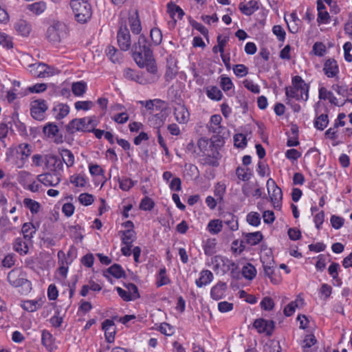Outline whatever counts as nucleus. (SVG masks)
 <instances>
[{"instance_id":"nucleus-23","label":"nucleus","mask_w":352,"mask_h":352,"mask_svg":"<svg viewBox=\"0 0 352 352\" xmlns=\"http://www.w3.org/2000/svg\"><path fill=\"white\" fill-rule=\"evenodd\" d=\"M14 29L19 34L23 36H28L32 30V27L28 21L19 19L14 23Z\"/></svg>"},{"instance_id":"nucleus-8","label":"nucleus","mask_w":352,"mask_h":352,"mask_svg":"<svg viewBox=\"0 0 352 352\" xmlns=\"http://www.w3.org/2000/svg\"><path fill=\"white\" fill-rule=\"evenodd\" d=\"M136 64L141 68L146 67L147 72L149 74L148 78H144L147 83L154 82L158 79L157 68L153 56L146 59L144 58L142 64Z\"/></svg>"},{"instance_id":"nucleus-14","label":"nucleus","mask_w":352,"mask_h":352,"mask_svg":"<svg viewBox=\"0 0 352 352\" xmlns=\"http://www.w3.org/2000/svg\"><path fill=\"white\" fill-rule=\"evenodd\" d=\"M8 281L13 287H17L25 285L28 280L23 276V274L18 269L11 270L7 277Z\"/></svg>"},{"instance_id":"nucleus-21","label":"nucleus","mask_w":352,"mask_h":352,"mask_svg":"<svg viewBox=\"0 0 352 352\" xmlns=\"http://www.w3.org/2000/svg\"><path fill=\"white\" fill-rule=\"evenodd\" d=\"M226 289L227 285L226 283L219 282L211 288V298L215 300L221 299L225 296Z\"/></svg>"},{"instance_id":"nucleus-52","label":"nucleus","mask_w":352,"mask_h":352,"mask_svg":"<svg viewBox=\"0 0 352 352\" xmlns=\"http://www.w3.org/2000/svg\"><path fill=\"white\" fill-rule=\"evenodd\" d=\"M247 221L253 226H258L261 223L260 214L256 212H251L247 215Z\"/></svg>"},{"instance_id":"nucleus-35","label":"nucleus","mask_w":352,"mask_h":352,"mask_svg":"<svg viewBox=\"0 0 352 352\" xmlns=\"http://www.w3.org/2000/svg\"><path fill=\"white\" fill-rule=\"evenodd\" d=\"M206 95L210 99L217 101L220 100L223 96L222 92L216 86H210L207 87Z\"/></svg>"},{"instance_id":"nucleus-64","label":"nucleus","mask_w":352,"mask_h":352,"mask_svg":"<svg viewBox=\"0 0 352 352\" xmlns=\"http://www.w3.org/2000/svg\"><path fill=\"white\" fill-rule=\"evenodd\" d=\"M312 50L316 55L322 56L326 52V47L322 43L317 42L314 45Z\"/></svg>"},{"instance_id":"nucleus-47","label":"nucleus","mask_w":352,"mask_h":352,"mask_svg":"<svg viewBox=\"0 0 352 352\" xmlns=\"http://www.w3.org/2000/svg\"><path fill=\"white\" fill-rule=\"evenodd\" d=\"M23 204L26 208H28L32 214H36L41 208L38 202L32 200L31 199L25 198L23 200Z\"/></svg>"},{"instance_id":"nucleus-57","label":"nucleus","mask_w":352,"mask_h":352,"mask_svg":"<svg viewBox=\"0 0 352 352\" xmlns=\"http://www.w3.org/2000/svg\"><path fill=\"white\" fill-rule=\"evenodd\" d=\"M75 108L76 110H83L87 111L91 109L94 106V103L91 101L86 100V101H77L74 104Z\"/></svg>"},{"instance_id":"nucleus-28","label":"nucleus","mask_w":352,"mask_h":352,"mask_svg":"<svg viewBox=\"0 0 352 352\" xmlns=\"http://www.w3.org/2000/svg\"><path fill=\"white\" fill-rule=\"evenodd\" d=\"M36 228L30 222L25 223L21 229L23 235V239L29 242H31L32 239L36 232Z\"/></svg>"},{"instance_id":"nucleus-58","label":"nucleus","mask_w":352,"mask_h":352,"mask_svg":"<svg viewBox=\"0 0 352 352\" xmlns=\"http://www.w3.org/2000/svg\"><path fill=\"white\" fill-rule=\"evenodd\" d=\"M154 205L155 204L151 198L145 197L140 202V208L145 211L151 210L153 208Z\"/></svg>"},{"instance_id":"nucleus-61","label":"nucleus","mask_w":352,"mask_h":352,"mask_svg":"<svg viewBox=\"0 0 352 352\" xmlns=\"http://www.w3.org/2000/svg\"><path fill=\"white\" fill-rule=\"evenodd\" d=\"M0 45L7 49H11L13 47V43L11 38L3 33H0Z\"/></svg>"},{"instance_id":"nucleus-22","label":"nucleus","mask_w":352,"mask_h":352,"mask_svg":"<svg viewBox=\"0 0 352 352\" xmlns=\"http://www.w3.org/2000/svg\"><path fill=\"white\" fill-rule=\"evenodd\" d=\"M214 278L213 274L208 270H204L199 273V277L195 280L198 287H202L210 284Z\"/></svg>"},{"instance_id":"nucleus-16","label":"nucleus","mask_w":352,"mask_h":352,"mask_svg":"<svg viewBox=\"0 0 352 352\" xmlns=\"http://www.w3.org/2000/svg\"><path fill=\"white\" fill-rule=\"evenodd\" d=\"M38 182L42 183L46 186H56L60 182V177L58 173H47L38 175Z\"/></svg>"},{"instance_id":"nucleus-2","label":"nucleus","mask_w":352,"mask_h":352,"mask_svg":"<svg viewBox=\"0 0 352 352\" xmlns=\"http://www.w3.org/2000/svg\"><path fill=\"white\" fill-rule=\"evenodd\" d=\"M151 45L144 34L138 36L137 42L131 46V54L136 63H142L144 58H150L153 54Z\"/></svg>"},{"instance_id":"nucleus-36","label":"nucleus","mask_w":352,"mask_h":352,"mask_svg":"<svg viewBox=\"0 0 352 352\" xmlns=\"http://www.w3.org/2000/svg\"><path fill=\"white\" fill-rule=\"evenodd\" d=\"M164 104V102L160 99L150 100L145 102V107L153 111H162Z\"/></svg>"},{"instance_id":"nucleus-55","label":"nucleus","mask_w":352,"mask_h":352,"mask_svg":"<svg viewBox=\"0 0 352 352\" xmlns=\"http://www.w3.org/2000/svg\"><path fill=\"white\" fill-rule=\"evenodd\" d=\"M70 182L76 187H84L86 184V179L81 175H74L71 176Z\"/></svg>"},{"instance_id":"nucleus-10","label":"nucleus","mask_w":352,"mask_h":352,"mask_svg":"<svg viewBox=\"0 0 352 352\" xmlns=\"http://www.w3.org/2000/svg\"><path fill=\"white\" fill-rule=\"evenodd\" d=\"M267 188L272 203L275 206L282 200L283 193L281 189L276 185L274 179L270 178L267 181Z\"/></svg>"},{"instance_id":"nucleus-5","label":"nucleus","mask_w":352,"mask_h":352,"mask_svg":"<svg viewBox=\"0 0 352 352\" xmlns=\"http://www.w3.org/2000/svg\"><path fill=\"white\" fill-rule=\"evenodd\" d=\"M98 124L95 116L85 117L72 120L67 126V131L69 133H74L77 131L91 132Z\"/></svg>"},{"instance_id":"nucleus-4","label":"nucleus","mask_w":352,"mask_h":352,"mask_svg":"<svg viewBox=\"0 0 352 352\" xmlns=\"http://www.w3.org/2000/svg\"><path fill=\"white\" fill-rule=\"evenodd\" d=\"M69 5L78 23H85L91 19L92 9L87 0H71Z\"/></svg>"},{"instance_id":"nucleus-20","label":"nucleus","mask_w":352,"mask_h":352,"mask_svg":"<svg viewBox=\"0 0 352 352\" xmlns=\"http://www.w3.org/2000/svg\"><path fill=\"white\" fill-rule=\"evenodd\" d=\"M323 71L328 78H333L339 72V68L336 60L334 59H328L324 64Z\"/></svg>"},{"instance_id":"nucleus-49","label":"nucleus","mask_w":352,"mask_h":352,"mask_svg":"<svg viewBox=\"0 0 352 352\" xmlns=\"http://www.w3.org/2000/svg\"><path fill=\"white\" fill-rule=\"evenodd\" d=\"M168 11L171 17H174L175 15H177V18L179 19H181L184 14L183 10L180 7L173 3L168 4Z\"/></svg>"},{"instance_id":"nucleus-51","label":"nucleus","mask_w":352,"mask_h":352,"mask_svg":"<svg viewBox=\"0 0 352 352\" xmlns=\"http://www.w3.org/2000/svg\"><path fill=\"white\" fill-rule=\"evenodd\" d=\"M135 184V182L130 178L122 177L119 179L120 188L124 191L129 190Z\"/></svg>"},{"instance_id":"nucleus-27","label":"nucleus","mask_w":352,"mask_h":352,"mask_svg":"<svg viewBox=\"0 0 352 352\" xmlns=\"http://www.w3.org/2000/svg\"><path fill=\"white\" fill-rule=\"evenodd\" d=\"M53 115L56 120H61L66 117L69 112L67 104L58 103L53 107Z\"/></svg>"},{"instance_id":"nucleus-25","label":"nucleus","mask_w":352,"mask_h":352,"mask_svg":"<svg viewBox=\"0 0 352 352\" xmlns=\"http://www.w3.org/2000/svg\"><path fill=\"white\" fill-rule=\"evenodd\" d=\"M124 77L129 80L137 82L140 84H146L147 81L139 73L131 68H126L123 72Z\"/></svg>"},{"instance_id":"nucleus-39","label":"nucleus","mask_w":352,"mask_h":352,"mask_svg":"<svg viewBox=\"0 0 352 352\" xmlns=\"http://www.w3.org/2000/svg\"><path fill=\"white\" fill-rule=\"evenodd\" d=\"M222 227L221 221L219 219H213L208 223L207 229L210 234H216L221 231Z\"/></svg>"},{"instance_id":"nucleus-3","label":"nucleus","mask_w":352,"mask_h":352,"mask_svg":"<svg viewBox=\"0 0 352 352\" xmlns=\"http://www.w3.org/2000/svg\"><path fill=\"white\" fill-rule=\"evenodd\" d=\"M285 94L287 98L307 101L309 98V86L300 76H296L292 78V86L286 87Z\"/></svg>"},{"instance_id":"nucleus-24","label":"nucleus","mask_w":352,"mask_h":352,"mask_svg":"<svg viewBox=\"0 0 352 352\" xmlns=\"http://www.w3.org/2000/svg\"><path fill=\"white\" fill-rule=\"evenodd\" d=\"M41 342L43 345L49 351H52L55 348V338L52 334L47 330H43Z\"/></svg>"},{"instance_id":"nucleus-19","label":"nucleus","mask_w":352,"mask_h":352,"mask_svg":"<svg viewBox=\"0 0 352 352\" xmlns=\"http://www.w3.org/2000/svg\"><path fill=\"white\" fill-rule=\"evenodd\" d=\"M222 118L219 114H215L211 116L209 123L208 124V129L210 132L217 134H220L223 130V127L221 125Z\"/></svg>"},{"instance_id":"nucleus-32","label":"nucleus","mask_w":352,"mask_h":352,"mask_svg":"<svg viewBox=\"0 0 352 352\" xmlns=\"http://www.w3.org/2000/svg\"><path fill=\"white\" fill-rule=\"evenodd\" d=\"M148 120L151 125L160 130V128L164 124L165 117L162 112H160L152 115Z\"/></svg>"},{"instance_id":"nucleus-30","label":"nucleus","mask_w":352,"mask_h":352,"mask_svg":"<svg viewBox=\"0 0 352 352\" xmlns=\"http://www.w3.org/2000/svg\"><path fill=\"white\" fill-rule=\"evenodd\" d=\"M119 233L121 235L122 243L124 245H132L136 238L133 229L120 231Z\"/></svg>"},{"instance_id":"nucleus-26","label":"nucleus","mask_w":352,"mask_h":352,"mask_svg":"<svg viewBox=\"0 0 352 352\" xmlns=\"http://www.w3.org/2000/svg\"><path fill=\"white\" fill-rule=\"evenodd\" d=\"M258 9V2L254 0L249 1L248 3H241L239 4V10L243 14L247 16L252 14Z\"/></svg>"},{"instance_id":"nucleus-59","label":"nucleus","mask_w":352,"mask_h":352,"mask_svg":"<svg viewBox=\"0 0 352 352\" xmlns=\"http://www.w3.org/2000/svg\"><path fill=\"white\" fill-rule=\"evenodd\" d=\"M234 146L238 148H244L247 144L246 137L242 134L239 133L234 136Z\"/></svg>"},{"instance_id":"nucleus-29","label":"nucleus","mask_w":352,"mask_h":352,"mask_svg":"<svg viewBox=\"0 0 352 352\" xmlns=\"http://www.w3.org/2000/svg\"><path fill=\"white\" fill-rule=\"evenodd\" d=\"M23 239L20 237L16 238L13 243V249L21 255L27 254L29 250L28 241Z\"/></svg>"},{"instance_id":"nucleus-54","label":"nucleus","mask_w":352,"mask_h":352,"mask_svg":"<svg viewBox=\"0 0 352 352\" xmlns=\"http://www.w3.org/2000/svg\"><path fill=\"white\" fill-rule=\"evenodd\" d=\"M108 272L114 277L119 278H121L124 274V272L120 265L114 264L108 269Z\"/></svg>"},{"instance_id":"nucleus-48","label":"nucleus","mask_w":352,"mask_h":352,"mask_svg":"<svg viewBox=\"0 0 352 352\" xmlns=\"http://www.w3.org/2000/svg\"><path fill=\"white\" fill-rule=\"evenodd\" d=\"M236 175L239 179L242 181H248L251 177V173L248 168H243L241 166L237 167L236 169Z\"/></svg>"},{"instance_id":"nucleus-62","label":"nucleus","mask_w":352,"mask_h":352,"mask_svg":"<svg viewBox=\"0 0 352 352\" xmlns=\"http://www.w3.org/2000/svg\"><path fill=\"white\" fill-rule=\"evenodd\" d=\"M221 87L224 91L230 90L233 87V83L229 77L221 76Z\"/></svg>"},{"instance_id":"nucleus-60","label":"nucleus","mask_w":352,"mask_h":352,"mask_svg":"<svg viewBox=\"0 0 352 352\" xmlns=\"http://www.w3.org/2000/svg\"><path fill=\"white\" fill-rule=\"evenodd\" d=\"M0 45L7 49H11L13 47V43L11 38L3 33H0Z\"/></svg>"},{"instance_id":"nucleus-15","label":"nucleus","mask_w":352,"mask_h":352,"mask_svg":"<svg viewBox=\"0 0 352 352\" xmlns=\"http://www.w3.org/2000/svg\"><path fill=\"white\" fill-rule=\"evenodd\" d=\"M176 121L179 124H186L190 119V113L185 105L177 104L173 112Z\"/></svg>"},{"instance_id":"nucleus-41","label":"nucleus","mask_w":352,"mask_h":352,"mask_svg":"<svg viewBox=\"0 0 352 352\" xmlns=\"http://www.w3.org/2000/svg\"><path fill=\"white\" fill-rule=\"evenodd\" d=\"M28 9L35 14H40L46 9V5L43 1L35 2L28 5Z\"/></svg>"},{"instance_id":"nucleus-45","label":"nucleus","mask_w":352,"mask_h":352,"mask_svg":"<svg viewBox=\"0 0 352 352\" xmlns=\"http://www.w3.org/2000/svg\"><path fill=\"white\" fill-rule=\"evenodd\" d=\"M45 67V63H38L32 64L29 66L30 72L32 76L37 78H42L43 70Z\"/></svg>"},{"instance_id":"nucleus-53","label":"nucleus","mask_w":352,"mask_h":352,"mask_svg":"<svg viewBox=\"0 0 352 352\" xmlns=\"http://www.w3.org/2000/svg\"><path fill=\"white\" fill-rule=\"evenodd\" d=\"M130 27L132 32L139 34L142 30L141 23L138 17H132L129 19Z\"/></svg>"},{"instance_id":"nucleus-34","label":"nucleus","mask_w":352,"mask_h":352,"mask_svg":"<svg viewBox=\"0 0 352 352\" xmlns=\"http://www.w3.org/2000/svg\"><path fill=\"white\" fill-rule=\"evenodd\" d=\"M329 124V118L327 113H322L316 116L314 121V126L320 131L324 130Z\"/></svg>"},{"instance_id":"nucleus-44","label":"nucleus","mask_w":352,"mask_h":352,"mask_svg":"<svg viewBox=\"0 0 352 352\" xmlns=\"http://www.w3.org/2000/svg\"><path fill=\"white\" fill-rule=\"evenodd\" d=\"M106 54L113 63H118L121 54L113 46H108L106 49Z\"/></svg>"},{"instance_id":"nucleus-50","label":"nucleus","mask_w":352,"mask_h":352,"mask_svg":"<svg viewBox=\"0 0 352 352\" xmlns=\"http://www.w3.org/2000/svg\"><path fill=\"white\" fill-rule=\"evenodd\" d=\"M166 269L164 267L160 269V270L159 272L157 283H156L157 286L158 287L169 283L170 280H169L168 277L166 276Z\"/></svg>"},{"instance_id":"nucleus-18","label":"nucleus","mask_w":352,"mask_h":352,"mask_svg":"<svg viewBox=\"0 0 352 352\" xmlns=\"http://www.w3.org/2000/svg\"><path fill=\"white\" fill-rule=\"evenodd\" d=\"M102 329L104 331L105 339L107 342L111 343L114 341L116 330L113 320L107 319L102 324Z\"/></svg>"},{"instance_id":"nucleus-42","label":"nucleus","mask_w":352,"mask_h":352,"mask_svg":"<svg viewBox=\"0 0 352 352\" xmlns=\"http://www.w3.org/2000/svg\"><path fill=\"white\" fill-rule=\"evenodd\" d=\"M246 241L250 245L258 244L263 239L262 234L260 232L248 233L245 236Z\"/></svg>"},{"instance_id":"nucleus-6","label":"nucleus","mask_w":352,"mask_h":352,"mask_svg":"<svg viewBox=\"0 0 352 352\" xmlns=\"http://www.w3.org/2000/svg\"><path fill=\"white\" fill-rule=\"evenodd\" d=\"M67 25L59 21L54 23L47 30V38L53 44L59 43L67 36Z\"/></svg>"},{"instance_id":"nucleus-33","label":"nucleus","mask_w":352,"mask_h":352,"mask_svg":"<svg viewBox=\"0 0 352 352\" xmlns=\"http://www.w3.org/2000/svg\"><path fill=\"white\" fill-rule=\"evenodd\" d=\"M242 274L245 279L252 280L256 275V270L252 264L247 263L242 268Z\"/></svg>"},{"instance_id":"nucleus-43","label":"nucleus","mask_w":352,"mask_h":352,"mask_svg":"<svg viewBox=\"0 0 352 352\" xmlns=\"http://www.w3.org/2000/svg\"><path fill=\"white\" fill-rule=\"evenodd\" d=\"M298 303L303 304V299L298 298L295 301H292L284 309L283 312L286 316H291L295 311Z\"/></svg>"},{"instance_id":"nucleus-56","label":"nucleus","mask_w":352,"mask_h":352,"mask_svg":"<svg viewBox=\"0 0 352 352\" xmlns=\"http://www.w3.org/2000/svg\"><path fill=\"white\" fill-rule=\"evenodd\" d=\"M60 71L52 66H50L48 65L45 64V67L43 70L42 78H48L50 76H53L56 74H59Z\"/></svg>"},{"instance_id":"nucleus-17","label":"nucleus","mask_w":352,"mask_h":352,"mask_svg":"<svg viewBox=\"0 0 352 352\" xmlns=\"http://www.w3.org/2000/svg\"><path fill=\"white\" fill-rule=\"evenodd\" d=\"M43 133L49 138H54V142L59 144L63 142L62 135H59V130L56 124L48 123L43 127Z\"/></svg>"},{"instance_id":"nucleus-63","label":"nucleus","mask_w":352,"mask_h":352,"mask_svg":"<svg viewBox=\"0 0 352 352\" xmlns=\"http://www.w3.org/2000/svg\"><path fill=\"white\" fill-rule=\"evenodd\" d=\"M79 201L84 206L91 205L94 201V196L88 193H82L78 197Z\"/></svg>"},{"instance_id":"nucleus-31","label":"nucleus","mask_w":352,"mask_h":352,"mask_svg":"<svg viewBox=\"0 0 352 352\" xmlns=\"http://www.w3.org/2000/svg\"><path fill=\"white\" fill-rule=\"evenodd\" d=\"M319 98L320 100H329V101L335 105H338V100L333 94L328 91L325 87H322L319 89Z\"/></svg>"},{"instance_id":"nucleus-1","label":"nucleus","mask_w":352,"mask_h":352,"mask_svg":"<svg viewBox=\"0 0 352 352\" xmlns=\"http://www.w3.org/2000/svg\"><path fill=\"white\" fill-rule=\"evenodd\" d=\"M32 153V146L27 143H22L7 150L6 160L14 164L16 168H21Z\"/></svg>"},{"instance_id":"nucleus-12","label":"nucleus","mask_w":352,"mask_h":352,"mask_svg":"<svg viewBox=\"0 0 352 352\" xmlns=\"http://www.w3.org/2000/svg\"><path fill=\"white\" fill-rule=\"evenodd\" d=\"M47 109V105L43 100H36L33 102L31 107V115L37 120L44 118V113Z\"/></svg>"},{"instance_id":"nucleus-7","label":"nucleus","mask_w":352,"mask_h":352,"mask_svg":"<svg viewBox=\"0 0 352 352\" xmlns=\"http://www.w3.org/2000/svg\"><path fill=\"white\" fill-rule=\"evenodd\" d=\"M212 263L215 271L221 272L223 274L230 271L233 276H235V271L238 270V265L236 263L223 256L217 255L214 256L212 259Z\"/></svg>"},{"instance_id":"nucleus-13","label":"nucleus","mask_w":352,"mask_h":352,"mask_svg":"<svg viewBox=\"0 0 352 352\" xmlns=\"http://www.w3.org/2000/svg\"><path fill=\"white\" fill-rule=\"evenodd\" d=\"M253 326L258 333H265L267 335L270 336L274 328V322L272 320L260 318L256 319L254 322Z\"/></svg>"},{"instance_id":"nucleus-9","label":"nucleus","mask_w":352,"mask_h":352,"mask_svg":"<svg viewBox=\"0 0 352 352\" xmlns=\"http://www.w3.org/2000/svg\"><path fill=\"white\" fill-rule=\"evenodd\" d=\"M117 41L120 49L122 51H127L131 47V35L126 25L122 24L120 26L117 34Z\"/></svg>"},{"instance_id":"nucleus-40","label":"nucleus","mask_w":352,"mask_h":352,"mask_svg":"<svg viewBox=\"0 0 352 352\" xmlns=\"http://www.w3.org/2000/svg\"><path fill=\"white\" fill-rule=\"evenodd\" d=\"M62 157V162L63 161L67 167H71L74 164V156L73 153L68 149H63L60 152Z\"/></svg>"},{"instance_id":"nucleus-37","label":"nucleus","mask_w":352,"mask_h":352,"mask_svg":"<svg viewBox=\"0 0 352 352\" xmlns=\"http://www.w3.org/2000/svg\"><path fill=\"white\" fill-rule=\"evenodd\" d=\"M42 305V303L40 300H25L22 304V307L23 309L30 311L33 312L36 311L38 309H39Z\"/></svg>"},{"instance_id":"nucleus-46","label":"nucleus","mask_w":352,"mask_h":352,"mask_svg":"<svg viewBox=\"0 0 352 352\" xmlns=\"http://www.w3.org/2000/svg\"><path fill=\"white\" fill-rule=\"evenodd\" d=\"M150 36L152 41V43L154 45H158L161 43L162 40V33L159 28H152L150 32Z\"/></svg>"},{"instance_id":"nucleus-11","label":"nucleus","mask_w":352,"mask_h":352,"mask_svg":"<svg viewBox=\"0 0 352 352\" xmlns=\"http://www.w3.org/2000/svg\"><path fill=\"white\" fill-rule=\"evenodd\" d=\"M45 165L47 170L58 173L63 168L60 158L54 155H45Z\"/></svg>"},{"instance_id":"nucleus-38","label":"nucleus","mask_w":352,"mask_h":352,"mask_svg":"<svg viewBox=\"0 0 352 352\" xmlns=\"http://www.w3.org/2000/svg\"><path fill=\"white\" fill-rule=\"evenodd\" d=\"M87 84L83 81L74 82L72 85V91L76 96H82L86 91Z\"/></svg>"}]
</instances>
